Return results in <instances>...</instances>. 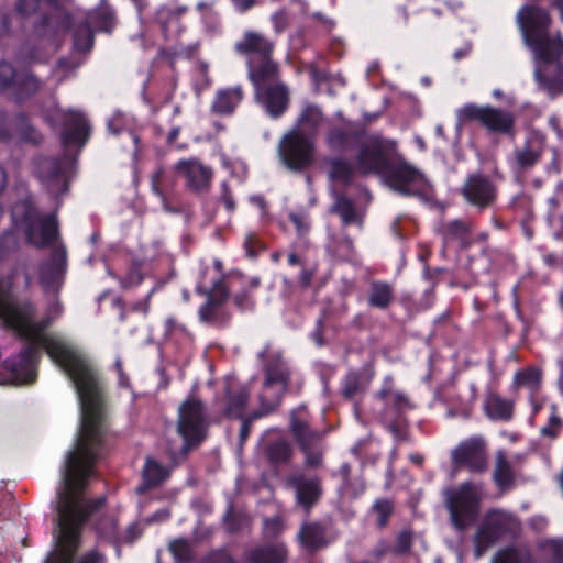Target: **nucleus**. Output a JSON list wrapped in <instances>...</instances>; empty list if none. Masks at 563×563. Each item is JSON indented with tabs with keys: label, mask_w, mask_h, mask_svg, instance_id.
<instances>
[{
	"label": "nucleus",
	"mask_w": 563,
	"mask_h": 563,
	"mask_svg": "<svg viewBox=\"0 0 563 563\" xmlns=\"http://www.w3.org/2000/svg\"><path fill=\"white\" fill-rule=\"evenodd\" d=\"M232 299L235 307L242 312L251 311L255 307V299L247 289L234 294Z\"/></svg>",
	"instance_id": "56"
},
{
	"label": "nucleus",
	"mask_w": 563,
	"mask_h": 563,
	"mask_svg": "<svg viewBox=\"0 0 563 563\" xmlns=\"http://www.w3.org/2000/svg\"><path fill=\"white\" fill-rule=\"evenodd\" d=\"M523 42L533 54L534 79L540 89L555 97L563 92V37L549 33L551 16L545 9L523 5L516 14Z\"/></svg>",
	"instance_id": "1"
},
{
	"label": "nucleus",
	"mask_w": 563,
	"mask_h": 563,
	"mask_svg": "<svg viewBox=\"0 0 563 563\" xmlns=\"http://www.w3.org/2000/svg\"><path fill=\"white\" fill-rule=\"evenodd\" d=\"M42 0H16L15 11L22 16H31L40 10Z\"/></svg>",
	"instance_id": "59"
},
{
	"label": "nucleus",
	"mask_w": 563,
	"mask_h": 563,
	"mask_svg": "<svg viewBox=\"0 0 563 563\" xmlns=\"http://www.w3.org/2000/svg\"><path fill=\"white\" fill-rule=\"evenodd\" d=\"M331 212L341 218L342 224L347 227L357 221V213L354 202L345 195H339L331 208Z\"/></svg>",
	"instance_id": "43"
},
{
	"label": "nucleus",
	"mask_w": 563,
	"mask_h": 563,
	"mask_svg": "<svg viewBox=\"0 0 563 563\" xmlns=\"http://www.w3.org/2000/svg\"><path fill=\"white\" fill-rule=\"evenodd\" d=\"M245 563H286L287 547L282 542L255 545L244 552Z\"/></svg>",
	"instance_id": "24"
},
{
	"label": "nucleus",
	"mask_w": 563,
	"mask_h": 563,
	"mask_svg": "<svg viewBox=\"0 0 563 563\" xmlns=\"http://www.w3.org/2000/svg\"><path fill=\"white\" fill-rule=\"evenodd\" d=\"M42 81L30 69H18L11 63H0V95L16 104H23L34 97Z\"/></svg>",
	"instance_id": "8"
},
{
	"label": "nucleus",
	"mask_w": 563,
	"mask_h": 563,
	"mask_svg": "<svg viewBox=\"0 0 563 563\" xmlns=\"http://www.w3.org/2000/svg\"><path fill=\"white\" fill-rule=\"evenodd\" d=\"M196 292L207 297V301L213 306L221 307L228 299L229 291L222 279H218L212 284L210 289L198 285Z\"/></svg>",
	"instance_id": "44"
},
{
	"label": "nucleus",
	"mask_w": 563,
	"mask_h": 563,
	"mask_svg": "<svg viewBox=\"0 0 563 563\" xmlns=\"http://www.w3.org/2000/svg\"><path fill=\"white\" fill-rule=\"evenodd\" d=\"M463 195L470 203L485 208L493 202L495 189L486 177L472 175L464 185Z\"/></svg>",
	"instance_id": "22"
},
{
	"label": "nucleus",
	"mask_w": 563,
	"mask_h": 563,
	"mask_svg": "<svg viewBox=\"0 0 563 563\" xmlns=\"http://www.w3.org/2000/svg\"><path fill=\"white\" fill-rule=\"evenodd\" d=\"M11 218L14 227L23 232L26 244L43 250L62 243L56 213H41L31 198L16 201Z\"/></svg>",
	"instance_id": "2"
},
{
	"label": "nucleus",
	"mask_w": 563,
	"mask_h": 563,
	"mask_svg": "<svg viewBox=\"0 0 563 563\" xmlns=\"http://www.w3.org/2000/svg\"><path fill=\"white\" fill-rule=\"evenodd\" d=\"M144 274L142 272V263L140 261H133L129 267L125 276L121 277L119 283L121 288L130 289L137 287L144 282Z\"/></svg>",
	"instance_id": "47"
},
{
	"label": "nucleus",
	"mask_w": 563,
	"mask_h": 563,
	"mask_svg": "<svg viewBox=\"0 0 563 563\" xmlns=\"http://www.w3.org/2000/svg\"><path fill=\"white\" fill-rule=\"evenodd\" d=\"M493 479L501 490L512 487L515 482V473L507 452L499 449L495 453V465L493 471Z\"/></svg>",
	"instance_id": "32"
},
{
	"label": "nucleus",
	"mask_w": 563,
	"mask_h": 563,
	"mask_svg": "<svg viewBox=\"0 0 563 563\" xmlns=\"http://www.w3.org/2000/svg\"><path fill=\"white\" fill-rule=\"evenodd\" d=\"M552 412L549 417L548 423L541 428L540 433L544 438H549L551 440L555 439L562 428V420L556 415L555 406H552Z\"/></svg>",
	"instance_id": "55"
},
{
	"label": "nucleus",
	"mask_w": 563,
	"mask_h": 563,
	"mask_svg": "<svg viewBox=\"0 0 563 563\" xmlns=\"http://www.w3.org/2000/svg\"><path fill=\"white\" fill-rule=\"evenodd\" d=\"M174 173L185 180L189 191L200 195L209 191L213 172L196 157L181 158L175 163Z\"/></svg>",
	"instance_id": "15"
},
{
	"label": "nucleus",
	"mask_w": 563,
	"mask_h": 563,
	"mask_svg": "<svg viewBox=\"0 0 563 563\" xmlns=\"http://www.w3.org/2000/svg\"><path fill=\"white\" fill-rule=\"evenodd\" d=\"M484 409L492 420L509 421L512 418L514 404L496 394H490L485 400Z\"/></svg>",
	"instance_id": "34"
},
{
	"label": "nucleus",
	"mask_w": 563,
	"mask_h": 563,
	"mask_svg": "<svg viewBox=\"0 0 563 563\" xmlns=\"http://www.w3.org/2000/svg\"><path fill=\"white\" fill-rule=\"evenodd\" d=\"M170 476V471L157 460L148 456L145 460L142 470V482L136 487V493L140 495L146 494L153 488L163 485Z\"/></svg>",
	"instance_id": "26"
},
{
	"label": "nucleus",
	"mask_w": 563,
	"mask_h": 563,
	"mask_svg": "<svg viewBox=\"0 0 563 563\" xmlns=\"http://www.w3.org/2000/svg\"><path fill=\"white\" fill-rule=\"evenodd\" d=\"M303 549L316 552L327 545L325 528L319 522L303 523L298 533Z\"/></svg>",
	"instance_id": "31"
},
{
	"label": "nucleus",
	"mask_w": 563,
	"mask_h": 563,
	"mask_svg": "<svg viewBox=\"0 0 563 563\" xmlns=\"http://www.w3.org/2000/svg\"><path fill=\"white\" fill-rule=\"evenodd\" d=\"M219 307L211 305L210 302L206 301L203 305L200 306L198 310L199 318L202 322L213 323L217 320V313H218Z\"/></svg>",
	"instance_id": "62"
},
{
	"label": "nucleus",
	"mask_w": 563,
	"mask_h": 563,
	"mask_svg": "<svg viewBox=\"0 0 563 563\" xmlns=\"http://www.w3.org/2000/svg\"><path fill=\"white\" fill-rule=\"evenodd\" d=\"M461 118L478 120L488 130L497 133H510L515 121L510 112L475 104H466L460 109Z\"/></svg>",
	"instance_id": "17"
},
{
	"label": "nucleus",
	"mask_w": 563,
	"mask_h": 563,
	"mask_svg": "<svg viewBox=\"0 0 563 563\" xmlns=\"http://www.w3.org/2000/svg\"><path fill=\"white\" fill-rule=\"evenodd\" d=\"M280 404L279 396H272L263 391L258 397V408L247 416L244 415V419L253 424L254 421L276 411Z\"/></svg>",
	"instance_id": "42"
},
{
	"label": "nucleus",
	"mask_w": 563,
	"mask_h": 563,
	"mask_svg": "<svg viewBox=\"0 0 563 563\" xmlns=\"http://www.w3.org/2000/svg\"><path fill=\"white\" fill-rule=\"evenodd\" d=\"M365 391L363 374L358 371H350L342 380L340 394L346 401H353Z\"/></svg>",
	"instance_id": "40"
},
{
	"label": "nucleus",
	"mask_w": 563,
	"mask_h": 563,
	"mask_svg": "<svg viewBox=\"0 0 563 563\" xmlns=\"http://www.w3.org/2000/svg\"><path fill=\"white\" fill-rule=\"evenodd\" d=\"M313 140L299 129L287 132L278 144L282 163L291 172L301 173L314 163Z\"/></svg>",
	"instance_id": "6"
},
{
	"label": "nucleus",
	"mask_w": 563,
	"mask_h": 563,
	"mask_svg": "<svg viewBox=\"0 0 563 563\" xmlns=\"http://www.w3.org/2000/svg\"><path fill=\"white\" fill-rule=\"evenodd\" d=\"M487 442L482 435H474L460 443V470L483 474L488 470Z\"/></svg>",
	"instance_id": "18"
},
{
	"label": "nucleus",
	"mask_w": 563,
	"mask_h": 563,
	"mask_svg": "<svg viewBox=\"0 0 563 563\" xmlns=\"http://www.w3.org/2000/svg\"><path fill=\"white\" fill-rule=\"evenodd\" d=\"M328 249L332 256L341 262H352L355 256L354 241L346 233L333 238Z\"/></svg>",
	"instance_id": "41"
},
{
	"label": "nucleus",
	"mask_w": 563,
	"mask_h": 563,
	"mask_svg": "<svg viewBox=\"0 0 563 563\" xmlns=\"http://www.w3.org/2000/svg\"><path fill=\"white\" fill-rule=\"evenodd\" d=\"M96 532L109 540H119L118 522L111 516H102L95 525Z\"/></svg>",
	"instance_id": "50"
},
{
	"label": "nucleus",
	"mask_w": 563,
	"mask_h": 563,
	"mask_svg": "<svg viewBox=\"0 0 563 563\" xmlns=\"http://www.w3.org/2000/svg\"><path fill=\"white\" fill-rule=\"evenodd\" d=\"M541 371L536 367H531L517 372L514 377V383L515 385L526 387L531 391H537L541 384Z\"/></svg>",
	"instance_id": "46"
},
{
	"label": "nucleus",
	"mask_w": 563,
	"mask_h": 563,
	"mask_svg": "<svg viewBox=\"0 0 563 563\" xmlns=\"http://www.w3.org/2000/svg\"><path fill=\"white\" fill-rule=\"evenodd\" d=\"M288 219L295 225L297 240L292 244V249H308L309 247V233L311 230V222L309 214L303 211H291Z\"/></svg>",
	"instance_id": "38"
},
{
	"label": "nucleus",
	"mask_w": 563,
	"mask_h": 563,
	"mask_svg": "<svg viewBox=\"0 0 563 563\" xmlns=\"http://www.w3.org/2000/svg\"><path fill=\"white\" fill-rule=\"evenodd\" d=\"M322 117V111L319 107L307 104L298 118V124L314 130L320 125Z\"/></svg>",
	"instance_id": "48"
},
{
	"label": "nucleus",
	"mask_w": 563,
	"mask_h": 563,
	"mask_svg": "<svg viewBox=\"0 0 563 563\" xmlns=\"http://www.w3.org/2000/svg\"><path fill=\"white\" fill-rule=\"evenodd\" d=\"M246 522V515L242 511H236L234 504L229 501L225 512L222 517V525L225 531L230 534L238 533L242 530Z\"/></svg>",
	"instance_id": "45"
},
{
	"label": "nucleus",
	"mask_w": 563,
	"mask_h": 563,
	"mask_svg": "<svg viewBox=\"0 0 563 563\" xmlns=\"http://www.w3.org/2000/svg\"><path fill=\"white\" fill-rule=\"evenodd\" d=\"M243 98L244 91L241 85L220 89L211 103V111L221 117L231 115Z\"/></svg>",
	"instance_id": "27"
},
{
	"label": "nucleus",
	"mask_w": 563,
	"mask_h": 563,
	"mask_svg": "<svg viewBox=\"0 0 563 563\" xmlns=\"http://www.w3.org/2000/svg\"><path fill=\"white\" fill-rule=\"evenodd\" d=\"M395 299V289L386 280H373L367 292V305L372 308L385 310Z\"/></svg>",
	"instance_id": "30"
},
{
	"label": "nucleus",
	"mask_w": 563,
	"mask_h": 563,
	"mask_svg": "<svg viewBox=\"0 0 563 563\" xmlns=\"http://www.w3.org/2000/svg\"><path fill=\"white\" fill-rule=\"evenodd\" d=\"M366 128L352 122L345 126H332L325 136V144L330 151L344 153L360 147L366 136Z\"/></svg>",
	"instance_id": "20"
},
{
	"label": "nucleus",
	"mask_w": 563,
	"mask_h": 563,
	"mask_svg": "<svg viewBox=\"0 0 563 563\" xmlns=\"http://www.w3.org/2000/svg\"><path fill=\"white\" fill-rule=\"evenodd\" d=\"M492 563H563V539H549L539 543V561H533L526 548L499 551Z\"/></svg>",
	"instance_id": "14"
},
{
	"label": "nucleus",
	"mask_w": 563,
	"mask_h": 563,
	"mask_svg": "<svg viewBox=\"0 0 563 563\" xmlns=\"http://www.w3.org/2000/svg\"><path fill=\"white\" fill-rule=\"evenodd\" d=\"M264 382L263 387L266 394L283 397L290 383V371L279 354L267 358L263 367Z\"/></svg>",
	"instance_id": "19"
},
{
	"label": "nucleus",
	"mask_w": 563,
	"mask_h": 563,
	"mask_svg": "<svg viewBox=\"0 0 563 563\" xmlns=\"http://www.w3.org/2000/svg\"><path fill=\"white\" fill-rule=\"evenodd\" d=\"M19 249V240L14 232L5 231L0 236V256L15 252Z\"/></svg>",
	"instance_id": "58"
},
{
	"label": "nucleus",
	"mask_w": 563,
	"mask_h": 563,
	"mask_svg": "<svg viewBox=\"0 0 563 563\" xmlns=\"http://www.w3.org/2000/svg\"><path fill=\"white\" fill-rule=\"evenodd\" d=\"M397 155L396 143L380 134H367L360 145L354 163L357 174L382 176Z\"/></svg>",
	"instance_id": "4"
},
{
	"label": "nucleus",
	"mask_w": 563,
	"mask_h": 563,
	"mask_svg": "<svg viewBox=\"0 0 563 563\" xmlns=\"http://www.w3.org/2000/svg\"><path fill=\"white\" fill-rule=\"evenodd\" d=\"M483 496L482 485L478 483H464L460 486V529L463 521H471L478 512Z\"/></svg>",
	"instance_id": "25"
},
{
	"label": "nucleus",
	"mask_w": 563,
	"mask_h": 563,
	"mask_svg": "<svg viewBox=\"0 0 563 563\" xmlns=\"http://www.w3.org/2000/svg\"><path fill=\"white\" fill-rule=\"evenodd\" d=\"M289 429L300 451L305 454L308 467H318L322 463V453L317 449L321 434L310 428L309 413L305 405H300L290 413Z\"/></svg>",
	"instance_id": "10"
},
{
	"label": "nucleus",
	"mask_w": 563,
	"mask_h": 563,
	"mask_svg": "<svg viewBox=\"0 0 563 563\" xmlns=\"http://www.w3.org/2000/svg\"><path fill=\"white\" fill-rule=\"evenodd\" d=\"M373 511L377 516V526L385 528L394 512V503L387 498H379L373 505Z\"/></svg>",
	"instance_id": "52"
},
{
	"label": "nucleus",
	"mask_w": 563,
	"mask_h": 563,
	"mask_svg": "<svg viewBox=\"0 0 563 563\" xmlns=\"http://www.w3.org/2000/svg\"><path fill=\"white\" fill-rule=\"evenodd\" d=\"M389 552L393 553V547L390 542L384 538L379 539L378 542L371 551V555L376 560L383 559Z\"/></svg>",
	"instance_id": "64"
},
{
	"label": "nucleus",
	"mask_w": 563,
	"mask_h": 563,
	"mask_svg": "<svg viewBox=\"0 0 563 563\" xmlns=\"http://www.w3.org/2000/svg\"><path fill=\"white\" fill-rule=\"evenodd\" d=\"M412 544L413 532L410 529H404L396 536L393 554L397 556L409 554L411 552Z\"/></svg>",
	"instance_id": "53"
},
{
	"label": "nucleus",
	"mask_w": 563,
	"mask_h": 563,
	"mask_svg": "<svg viewBox=\"0 0 563 563\" xmlns=\"http://www.w3.org/2000/svg\"><path fill=\"white\" fill-rule=\"evenodd\" d=\"M255 90V99L272 119H279L289 107V90L279 81V69L272 76L260 81H251Z\"/></svg>",
	"instance_id": "11"
},
{
	"label": "nucleus",
	"mask_w": 563,
	"mask_h": 563,
	"mask_svg": "<svg viewBox=\"0 0 563 563\" xmlns=\"http://www.w3.org/2000/svg\"><path fill=\"white\" fill-rule=\"evenodd\" d=\"M73 47L78 53H89L95 45V32L88 20L73 22Z\"/></svg>",
	"instance_id": "35"
},
{
	"label": "nucleus",
	"mask_w": 563,
	"mask_h": 563,
	"mask_svg": "<svg viewBox=\"0 0 563 563\" xmlns=\"http://www.w3.org/2000/svg\"><path fill=\"white\" fill-rule=\"evenodd\" d=\"M52 115L62 125L60 141L64 147L86 145L90 139L91 126L85 113L79 110L56 108Z\"/></svg>",
	"instance_id": "13"
},
{
	"label": "nucleus",
	"mask_w": 563,
	"mask_h": 563,
	"mask_svg": "<svg viewBox=\"0 0 563 563\" xmlns=\"http://www.w3.org/2000/svg\"><path fill=\"white\" fill-rule=\"evenodd\" d=\"M198 563H235V560L225 549H218L203 556Z\"/></svg>",
	"instance_id": "60"
},
{
	"label": "nucleus",
	"mask_w": 563,
	"mask_h": 563,
	"mask_svg": "<svg viewBox=\"0 0 563 563\" xmlns=\"http://www.w3.org/2000/svg\"><path fill=\"white\" fill-rule=\"evenodd\" d=\"M233 48L235 54L245 58L250 81H260L279 69L273 59L274 43L261 33L245 31Z\"/></svg>",
	"instance_id": "3"
},
{
	"label": "nucleus",
	"mask_w": 563,
	"mask_h": 563,
	"mask_svg": "<svg viewBox=\"0 0 563 563\" xmlns=\"http://www.w3.org/2000/svg\"><path fill=\"white\" fill-rule=\"evenodd\" d=\"M517 528L518 521L511 514L501 510L490 511L475 537L476 556H482L500 538Z\"/></svg>",
	"instance_id": "12"
},
{
	"label": "nucleus",
	"mask_w": 563,
	"mask_h": 563,
	"mask_svg": "<svg viewBox=\"0 0 563 563\" xmlns=\"http://www.w3.org/2000/svg\"><path fill=\"white\" fill-rule=\"evenodd\" d=\"M169 552L178 563H187L191 560V549L189 542L185 538L173 540L168 545Z\"/></svg>",
	"instance_id": "51"
},
{
	"label": "nucleus",
	"mask_w": 563,
	"mask_h": 563,
	"mask_svg": "<svg viewBox=\"0 0 563 563\" xmlns=\"http://www.w3.org/2000/svg\"><path fill=\"white\" fill-rule=\"evenodd\" d=\"M70 164V159L65 154L58 157L36 155L32 161L35 177L47 192L57 199L69 190L68 170Z\"/></svg>",
	"instance_id": "9"
},
{
	"label": "nucleus",
	"mask_w": 563,
	"mask_h": 563,
	"mask_svg": "<svg viewBox=\"0 0 563 563\" xmlns=\"http://www.w3.org/2000/svg\"><path fill=\"white\" fill-rule=\"evenodd\" d=\"M265 457L272 468L286 466L291 462L294 449L286 439L271 441L265 446Z\"/></svg>",
	"instance_id": "29"
},
{
	"label": "nucleus",
	"mask_w": 563,
	"mask_h": 563,
	"mask_svg": "<svg viewBox=\"0 0 563 563\" xmlns=\"http://www.w3.org/2000/svg\"><path fill=\"white\" fill-rule=\"evenodd\" d=\"M73 26V14L69 11L58 12L56 15L44 13L34 23V32L38 36H46L58 32L70 31Z\"/></svg>",
	"instance_id": "28"
},
{
	"label": "nucleus",
	"mask_w": 563,
	"mask_h": 563,
	"mask_svg": "<svg viewBox=\"0 0 563 563\" xmlns=\"http://www.w3.org/2000/svg\"><path fill=\"white\" fill-rule=\"evenodd\" d=\"M385 185L406 197L424 198L427 180L424 175L400 155H396L380 176Z\"/></svg>",
	"instance_id": "5"
},
{
	"label": "nucleus",
	"mask_w": 563,
	"mask_h": 563,
	"mask_svg": "<svg viewBox=\"0 0 563 563\" xmlns=\"http://www.w3.org/2000/svg\"><path fill=\"white\" fill-rule=\"evenodd\" d=\"M445 507L450 512V522L457 530V487L449 486L443 489Z\"/></svg>",
	"instance_id": "54"
},
{
	"label": "nucleus",
	"mask_w": 563,
	"mask_h": 563,
	"mask_svg": "<svg viewBox=\"0 0 563 563\" xmlns=\"http://www.w3.org/2000/svg\"><path fill=\"white\" fill-rule=\"evenodd\" d=\"M205 405L201 400L189 398L179 407L177 431L184 439L181 453L186 455L199 446L207 437Z\"/></svg>",
	"instance_id": "7"
},
{
	"label": "nucleus",
	"mask_w": 563,
	"mask_h": 563,
	"mask_svg": "<svg viewBox=\"0 0 563 563\" xmlns=\"http://www.w3.org/2000/svg\"><path fill=\"white\" fill-rule=\"evenodd\" d=\"M243 247L246 256L250 258H256L258 254L265 250L264 244L254 233H250L245 236Z\"/></svg>",
	"instance_id": "57"
},
{
	"label": "nucleus",
	"mask_w": 563,
	"mask_h": 563,
	"mask_svg": "<svg viewBox=\"0 0 563 563\" xmlns=\"http://www.w3.org/2000/svg\"><path fill=\"white\" fill-rule=\"evenodd\" d=\"M377 397L386 402L390 399L391 407L397 413L412 409V405L406 394L393 390L391 376L385 377L384 384L377 393Z\"/></svg>",
	"instance_id": "36"
},
{
	"label": "nucleus",
	"mask_w": 563,
	"mask_h": 563,
	"mask_svg": "<svg viewBox=\"0 0 563 563\" xmlns=\"http://www.w3.org/2000/svg\"><path fill=\"white\" fill-rule=\"evenodd\" d=\"M67 266V250L59 243L52 249L49 257L38 264V280L42 287L46 291L59 288L64 283Z\"/></svg>",
	"instance_id": "16"
},
{
	"label": "nucleus",
	"mask_w": 563,
	"mask_h": 563,
	"mask_svg": "<svg viewBox=\"0 0 563 563\" xmlns=\"http://www.w3.org/2000/svg\"><path fill=\"white\" fill-rule=\"evenodd\" d=\"M327 163L330 166L329 178L332 181L339 183L343 186H350L357 173L356 164L350 163L343 157L329 158Z\"/></svg>",
	"instance_id": "33"
},
{
	"label": "nucleus",
	"mask_w": 563,
	"mask_h": 563,
	"mask_svg": "<svg viewBox=\"0 0 563 563\" xmlns=\"http://www.w3.org/2000/svg\"><path fill=\"white\" fill-rule=\"evenodd\" d=\"M251 393L244 385H227L223 393L222 416L228 419H242L250 402Z\"/></svg>",
	"instance_id": "21"
},
{
	"label": "nucleus",
	"mask_w": 563,
	"mask_h": 563,
	"mask_svg": "<svg viewBox=\"0 0 563 563\" xmlns=\"http://www.w3.org/2000/svg\"><path fill=\"white\" fill-rule=\"evenodd\" d=\"M289 483L295 488L297 504L306 511H309L322 495L321 481L318 477L295 476Z\"/></svg>",
	"instance_id": "23"
},
{
	"label": "nucleus",
	"mask_w": 563,
	"mask_h": 563,
	"mask_svg": "<svg viewBox=\"0 0 563 563\" xmlns=\"http://www.w3.org/2000/svg\"><path fill=\"white\" fill-rule=\"evenodd\" d=\"M92 19L97 29L101 32L110 33L115 25V13L108 5L97 10Z\"/></svg>",
	"instance_id": "49"
},
{
	"label": "nucleus",
	"mask_w": 563,
	"mask_h": 563,
	"mask_svg": "<svg viewBox=\"0 0 563 563\" xmlns=\"http://www.w3.org/2000/svg\"><path fill=\"white\" fill-rule=\"evenodd\" d=\"M263 523L264 536L267 538H275L283 531V520L278 516L265 518Z\"/></svg>",
	"instance_id": "61"
},
{
	"label": "nucleus",
	"mask_w": 563,
	"mask_h": 563,
	"mask_svg": "<svg viewBox=\"0 0 563 563\" xmlns=\"http://www.w3.org/2000/svg\"><path fill=\"white\" fill-rule=\"evenodd\" d=\"M543 152L542 141L529 139L525 145L516 151V164L520 169L531 168L541 157Z\"/></svg>",
	"instance_id": "37"
},
{
	"label": "nucleus",
	"mask_w": 563,
	"mask_h": 563,
	"mask_svg": "<svg viewBox=\"0 0 563 563\" xmlns=\"http://www.w3.org/2000/svg\"><path fill=\"white\" fill-rule=\"evenodd\" d=\"M324 331H325L324 316L322 314L317 319L314 330L312 331V333L310 335L318 347H322L327 343L325 338H324Z\"/></svg>",
	"instance_id": "63"
},
{
	"label": "nucleus",
	"mask_w": 563,
	"mask_h": 563,
	"mask_svg": "<svg viewBox=\"0 0 563 563\" xmlns=\"http://www.w3.org/2000/svg\"><path fill=\"white\" fill-rule=\"evenodd\" d=\"M15 122L18 125V133L20 142L38 146L44 141V135L31 124L26 113L18 112L15 114Z\"/></svg>",
	"instance_id": "39"
}]
</instances>
